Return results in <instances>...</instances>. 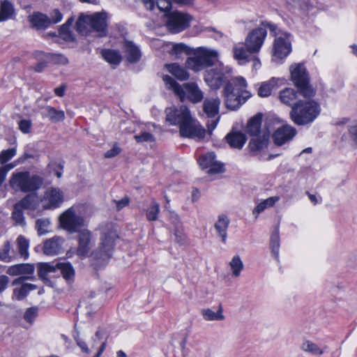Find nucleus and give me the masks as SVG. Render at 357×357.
Segmentation results:
<instances>
[{
	"mask_svg": "<svg viewBox=\"0 0 357 357\" xmlns=\"http://www.w3.org/2000/svg\"><path fill=\"white\" fill-rule=\"evenodd\" d=\"M91 28L98 33V36L104 37L107 34V14L96 13L90 15Z\"/></svg>",
	"mask_w": 357,
	"mask_h": 357,
	"instance_id": "15",
	"label": "nucleus"
},
{
	"mask_svg": "<svg viewBox=\"0 0 357 357\" xmlns=\"http://www.w3.org/2000/svg\"><path fill=\"white\" fill-rule=\"evenodd\" d=\"M90 15L81 13L76 23L75 29L82 35H86L89 32V26L91 27Z\"/></svg>",
	"mask_w": 357,
	"mask_h": 357,
	"instance_id": "34",
	"label": "nucleus"
},
{
	"mask_svg": "<svg viewBox=\"0 0 357 357\" xmlns=\"http://www.w3.org/2000/svg\"><path fill=\"white\" fill-rule=\"evenodd\" d=\"M267 31L264 28H256L248 34L245 40V46L250 53H258L266 37Z\"/></svg>",
	"mask_w": 357,
	"mask_h": 357,
	"instance_id": "10",
	"label": "nucleus"
},
{
	"mask_svg": "<svg viewBox=\"0 0 357 357\" xmlns=\"http://www.w3.org/2000/svg\"><path fill=\"white\" fill-rule=\"evenodd\" d=\"M291 36L289 33L285 32L275 39L273 48V56L282 59L290 54L291 52Z\"/></svg>",
	"mask_w": 357,
	"mask_h": 357,
	"instance_id": "11",
	"label": "nucleus"
},
{
	"mask_svg": "<svg viewBox=\"0 0 357 357\" xmlns=\"http://www.w3.org/2000/svg\"><path fill=\"white\" fill-rule=\"evenodd\" d=\"M220 105L219 98H206L203 102V111L208 118H214L219 113Z\"/></svg>",
	"mask_w": 357,
	"mask_h": 357,
	"instance_id": "24",
	"label": "nucleus"
},
{
	"mask_svg": "<svg viewBox=\"0 0 357 357\" xmlns=\"http://www.w3.org/2000/svg\"><path fill=\"white\" fill-rule=\"evenodd\" d=\"M117 237V235L114 231L104 233L100 238L101 243L98 251L93 254L94 258L102 261L110 259L114 248L115 239Z\"/></svg>",
	"mask_w": 357,
	"mask_h": 357,
	"instance_id": "9",
	"label": "nucleus"
},
{
	"mask_svg": "<svg viewBox=\"0 0 357 357\" xmlns=\"http://www.w3.org/2000/svg\"><path fill=\"white\" fill-rule=\"evenodd\" d=\"M246 88V80L242 77L231 79L224 86L222 97L227 109L237 110L250 98L251 94Z\"/></svg>",
	"mask_w": 357,
	"mask_h": 357,
	"instance_id": "2",
	"label": "nucleus"
},
{
	"mask_svg": "<svg viewBox=\"0 0 357 357\" xmlns=\"http://www.w3.org/2000/svg\"><path fill=\"white\" fill-rule=\"evenodd\" d=\"M37 288L36 284L25 283L19 288H15L13 292V298L17 301H22L26 297L30 291L34 290Z\"/></svg>",
	"mask_w": 357,
	"mask_h": 357,
	"instance_id": "33",
	"label": "nucleus"
},
{
	"mask_svg": "<svg viewBox=\"0 0 357 357\" xmlns=\"http://www.w3.org/2000/svg\"><path fill=\"white\" fill-rule=\"evenodd\" d=\"M101 55L106 61L113 65H119L122 60L119 51L116 50H102Z\"/></svg>",
	"mask_w": 357,
	"mask_h": 357,
	"instance_id": "32",
	"label": "nucleus"
},
{
	"mask_svg": "<svg viewBox=\"0 0 357 357\" xmlns=\"http://www.w3.org/2000/svg\"><path fill=\"white\" fill-rule=\"evenodd\" d=\"M301 348L303 351L312 355L321 356L324 353V351L316 344L310 340H305L302 343Z\"/></svg>",
	"mask_w": 357,
	"mask_h": 357,
	"instance_id": "41",
	"label": "nucleus"
},
{
	"mask_svg": "<svg viewBox=\"0 0 357 357\" xmlns=\"http://www.w3.org/2000/svg\"><path fill=\"white\" fill-rule=\"evenodd\" d=\"M252 53L245 46V44L236 45L233 47L234 58L238 61L240 65L245 64L250 61V54Z\"/></svg>",
	"mask_w": 357,
	"mask_h": 357,
	"instance_id": "25",
	"label": "nucleus"
},
{
	"mask_svg": "<svg viewBox=\"0 0 357 357\" xmlns=\"http://www.w3.org/2000/svg\"><path fill=\"white\" fill-rule=\"evenodd\" d=\"M175 241L180 245L184 244L185 241V235L179 229V228L175 229L174 231Z\"/></svg>",
	"mask_w": 357,
	"mask_h": 357,
	"instance_id": "63",
	"label": "nucleus"
},
{
	"mask_svg": "<svg viewBox=\"0 0 357 357\" xmlns=\"http://www.w3.org/2000/svg\"><path fill=\"white\" fill-rule=\"evenodd\" d=\"M124 48L126 59L131 63H137L142 56L139 48L132 41L125 40Z\"/></svg>",
	"mask_w": 357,
	"mask_h": 357,
	"instance_id": "22",
	"label": "nucleus"
},
{
	"mask_svg": "<svg viewBox=\"0 0 357 357\" xmlns=\"http://www.w3.org/2000/svg\"><path fill=\"white\" fill-rule=\"evenodd\" d=\"M270 131H263L262 135L253 136L248 144V148L252 155L266 149L268 144Z\"/></svg>",
	"mask_w": 357,
	"mask_h": 357,
	"instance_id": "17",
	"label": "nucleus"
},
{
	"mask_svg": "<svg viewBox=\"0 0 357 357\" xmlns=\"http://www.w3.org/2000/svg\"><path fill=\"white\" fill-rule=\"evenodd\" d=\"M260 28H264L265 30H266L267 28L269 29L271 33L273 36L275 37V38L278 37V36L279 34L282 36V34L284 33L280 30L276 24H272L267 21H262L260 24Z\"/></svg>",
	"mask_w": 357,
	"mask_h": 357,
	"instance_id": "50",
	"label": "nucleus"
},
{
	"mask_svg": "<svg viewBox=\"0 0 357 357\" xmlns=\"http://www.w3.org/2000/svg\"><path fill=\"white\" fill-rule=\"evenodd\" d=\"M56 272V263H39L38 264V275L43 280H47V275Z\"/></svg>",
	"mask_w": 357,
	"mask_h": 357,
	"instance_id": "35",
	"label": "nucleus"
},
{
	"mask_svg": "<svg viewBox=\"0 0 357 357\" xmlns=\"http://www.w3.org/2000/svg\"><path fill=\"white\" fill-rule=\"evenodd\" d=\"M277 84L273 77L268 82L263 83L258 90V95L261 97H268L271 95L273 87Z\"/></svg>",
	"mask_w": 357,
	"mask_h": 357,
	"instance_id": "42",
	"label": "nucleus"
},
{
	"mask_svg": "<svg viewBox=\"0 0 357 357\" xmlns=\"http://www.w3.org/2000/svg\"><path fill=\"white\" fill-rule=\"evenodd\" d=\"M270 248L273 257L278 259L279 258V248H280V235L279 229L276 227L273 231L270 239Z\"/></svg>",
	"mask_w": 357,
	"mask_h": 357,
	"instance_id": "38",
	"label": "nucleus"
},
{
	"mask_svg": "<svg viewBox=\"0 0 357 357\" xmlns=\"http://www.w3.org/2000/svg\"><path fill=\"white\" fill-rule=\"evenodd\" d=\"M50 222L48 219H38L36 222V228L38 235L41 236L47 232V227Z\"/></svg>",
	"mask_w": 357,
	"mask_h": 357,
	"instance_id": "51",
	"label": "nucleus"
},
{
	"mask_svg": "<svg viewBox=\"0 0 357 357\" xmlns=\"http://www.w3.org/2000/svg\"><path fill=\"white\" fill-rule=\"evenodd\" d=\"M157 8L162 12L168 14L171 13L172 1L171 0H157L155 3Z\"/></svg>",
	"mask_w": 357,
	"mask_h": 357,
	"instance_id": "55",
	"label": "nucleus"
},
{
	"mask_svg": "<svg viewBox=\"0 0 357 357\" xmlns=\"http://www.w3.org/2000/svg\"><path fill=\"white\" fill-rule=\"evenodd\" d=\"M121 151V148L116 144H115L111 149L108 150L105 153V157L107 158H114L119 155Z\"/></svg>",
	"mask_w": 357,
	"mask_h": 357,
	"instance_id": "62",
	"label": "nucleus"
},
{
	"mask_svg": "<svg viewBox=\"0 0 357 357\" xmlns=\"http://www.w3.org/2000/svg\"><path fill=\"white\" fill-rule=\"evenodd\" d=\"M45 200L47 202V206L45 208H54L63 202V192L59 189L51 188L47 190L44 196Z\"/></svg>",
	"mask_w": 357,
	"mask_h": 357,
	"instance_id": "19",
	"label": "nucleus"
},
{
	"mask_svg": "<svg viewBox=\"0 0 357 357\" xmlns=\"http://www.w3.org/2000/svg\"><path fill=\"white\" fill-rule=\"evenodd\" d=\"M12 217L17 223L20 225L24 224L23 210L20 208H17L15 204L14 205Z\"/></svg>",
	"mask_w": 357,
	"mask_h": 357,
	"instance_id": "56",
	"label": "nucleus"
},
{
	"mask_svg": "<svg viewBox=\"0 0 357 357\" xmlns=\"http://www.w3.org/2000/svg\"><path fill=\"white\" fill-rule=\"evenodd\" d=\"M42 54L45 56L48 63L58 65H66L68 63V59L61 54L45 53Z\"/></svg>",
	"mask_w": 357,
	"mask_h": 357,
	"instance_id": "39",
	"label": "nucleus"
},
{
	"mask_svg": "<svg viewBox=\"0 0 357 357\" xmlns=\"http://www.w3.org/2000/svg\"><path fill=\"white\" fill-rule=\"evenodd\" d=\"M230 80L227 75L219 68L206 70L204 74V81L211 89L215 90L220 89L222 85L225 86Z\"/></svg>",
	"mask_w": 357,
	"mask_h": 357,
	"instance_id": "13",
	"label": "nucleus"
},
{
	"mask_svg": "<svg viewBox=\"0 0 357 357\" xmlns=\"http://www.w3.org/2000/svg\"><path fill=\"white\" fill-rule=\"evenodd\" d=\"M225 140L231 148L241 149L247 140V137L242 132L231 131L226 135Z\"/></svg>",
	"mask_w": 357,
	"mask_h": 357,
	"instance_id": "23",
	"label": "nucleus"
},
{
	"mask_svg": "<svg viewBox=\"0 0 357 357\" xmlns=\"http://www.w3.org/2000/svg\"><path fill=\"white\" fill-rule=\"evenodd\" d=\"M114 202L116 203L117 211H121L123 208L126 207L129 204L130 199L128 197L126 196L123 197L121 200H114Z\"/></svg>",
	"mask_w": 357,
	"mask_h": 357,
	"instance_id": "64",
	"label": "nucleus"
},
{
	"mask_svg": "<svg viewBox=\"0 0 357 357\" xmlns=\"http://www.w3.org/2000/svg\"><path fill=\"white\" fill-rule=\"evenodd\" d=\"M166 121L171 125L181 126L185 121L191 116L188 107L181 105L178 108L175 107H167L165 109Z\"/></svg>",
	"mask_w": 357,
	"mask_h": 357,
	"instance_id": "12",
	"label": "nucleus"
},
{
	"mask_svg": "<svg viewBox=\"0 0 357 357\" xmlns=\"http://www.w3.org/2000/svg\"><path fill=\"white\" fill-rule=\"evenodd\" d=\"M297 97L296 91L291 88H286L280 93V100L281 102L287 105L292 107L296 102Z\"/></svg>",
	"mask_w": 357,
	"mask_h": 357,
	"instance_id": "36",
	"label": "nucleus"
},
{
	"mask_svg": "<svg viewBox=\"0 0 357 357\" xmlns=\"http://www.w3.org/2000/svg\"><path fill=\"white\" fill-rule=\"evenodd\" d=\"M225 172L224 165L216 160L209 167L208 173L210 174H218Z\"/></svg>",
	"mask_w": 357,
	"mask_h": 357,
	"instance_id": "58",
	"label": "nucleus"
},
{
	"mask_svg": "<svg viewBox=\"0 0 357 357\" xmlns=\"http://www.w3.org/2000/svg\"><path fill=\"white\" fill-rule=\"evenodd\" d=\"M165 16L167 17L166 26L172 33H177L187 29L192 20L190 15L178 11L169 13Z\"/></svg>",
	"mask_w": 357,
	"mask_h": 357,
	"instance_id": "8",
	"label": "nucleus"
},
{
	"mask_svg": "<svg viewBox=\"0 0 357 357\" xmlns=\"http://www.w3.org/2000/svg\"><path fill=\"white\" fill-rule=\"evenodd\" d=\"M262 122V114L258 113L248 122L246 132L251 136H257L260 135L261 126Z\"/></svg>",
	"mask_w": 357,
	"mask_h": 357,
	"instance_id": "27",
	"label": "nucleus"
},
{
	"mask_svg": "<svg viewBox=\"0 0 357 357\" xmlns=\"http://www.w3.org/2000/svg\"><path fill=\"white\" fill-rule=\"evenodd\" d=\"M18 270L19 275L22 276H27L26 275H32L34 272V266L30 264H19Z\"/></svg>",
	"mask_w": 357,
	"mask_h": 357,
	"instance_id": "53",
	"label": "nucleus"
},
{
	"mask_svg": "<svg viewBox=\"0 0 357 357\" xmlns=\"http://www.w3.org/2000/svg\"><path fill=\"white\" fill-rule=\"evenodd\" d=\"M44 178L38 175H31L28 171L13 173L9 180L10 186L15 191L33 192L38 190L43 185Z\"/></svg>",
	"mask_w": 357,
	"mask_h": 357,
	"instance_id": "4",
	"label": "nucleus"
},
{
	"mask_svg": "<svg viewBox=\"0 0 357 357\" xmlns=\"http://www.w3.org/2000/svg\"><path fill=\"white\" fill-rule=\"evenodd\" d=\"M291 79L299 93L307 100H299L291 107L289 118L298 126L311 125L321 113L320 105L311 99L315 95V90L310 84V77L305 66L294 63L290 66Z\"/></svg>",
	"mask_w": 357,
	"mask_h": 357,
	"instance_id": "1",
	"label": "nucleus"
},
{
	"mask_svg": "<svg viewBox=\"0 0 357 357\" xmlns=\"http://www.w3.org/2000/svg\"><path fill=\"white\" fill-rule=\"evenodd\" d=\"M16 154V149L15 147L3 150L0 153V163L5 164L9 161Z\"/></svg>",
	"mask_w": 357,
	"mask_h": 357,
	"instance_id": "49",
	"label": "nucleus"
},
{
	"mask_svg": "<svg viewBox=\"0 0 357 357\" xmlns=\"http://www.w3.org/2000/svg\"><path fill=\"white\" fill-rule=\"evenodd\" d=\"M78 233V247L77 248V255L85 257L89 252L92 246V234L89 230L85 229H83Z\"/></svg>",
	"mask_w": 357,
	"mask_h": 357,
	"instance_id": "16",
	"label": "nucleus"
},
{
	"mask_svg": "<svg viewBox=\"0 0 357 357\" xmlns=\"http://www.w3.org/2000/svg\"><path fill=\"white\" fill-rule=\"evenodd\" d=\"M172 52L176 56L183 53H185L187 55H190L191 54L190 49L186 45L183 43L175 44L172 47Z\"/></svg>",
	"mask_w": 357,
	"mask_h": 357,
	"instance_id": "54",
	"label": "nucleus"
},
{
	"mask_svg": "<svg viewBox=\"0 0 357 357\" xmlns=\"http://www.w3.org/2000/svg\"><path fill=\"white\" fill-rule=\"evenodd\" d=\"M216 155L213 152H209L199 157L198 162L203 169L209 168V167L215 160Z\"/></svg>",
	"mask_w": 357,
	"mask_h": 357,
	"instance_id": "46",
	"label": "nucleus"
},
{
	"mask_svg": "<svg viewBox=\"0 0 357 357\" xmlns=\"http://www.w3.org/2000/svg\"><path fill=\"white\" fill-rule=\"evenodd\" d=\"M166 68L178 80L185 81L189 79L190 74L188 72L177 63L167 64Z\"/></svg>",
	"mask_w": 357,
	"mask_h": 357,
	"instance_id": "29",
	"label": "nucleus"
},
{
	"mask_svg": "<svg viewBox=\"0 0 357 357\" xmlns=\"http://www.w3.org/2000/svg\"><path fill=\"white\" fill-rule=\"evenodd\" d=\"M218 61L216 51L201 47L193 50L192 56L186 59L185 66L190 70L199 72L214 66Z\"/></svg>",
	"mask_w": 357,
	"mask_h": 357,
	"instance_id": "5",
	"label": "nucleus"
},
{
	"mask_svg": "<svg viewBox=\"0 0 357 357\" xmlns=\"http://www.w3.org/2000/svg\"><path fill=\"white\" fill-rule=\"evenodd\" d=\"M202 314L205 320L207 321H220L225 319L224 315L222 314V309L220 306L217 312L212 311L211 309H204L202 311Z\"/></svg>",
	"mask_w": 357,
	"mask_h": 357,
	"instance_id": "40",
	"label": "nucleus"
},
{
	"mask_svg": "<svg viewBox=\"0 0 357 357\" xmlns=\"http://www.w3.org/2000/svg\"><path fill=\"white\" fill-rule=\"evenodd\" d=\"M232 271V274L235 277H238L241 271L243 269V263L238 255L234 256L229 263Z\"/></svg>",
	"mask_w": 357,
	"mask_h": 357,
	"instance_id": "45",
	"label": "nucleus"
},
{
	"mask_svg": "<svg viewBox=\"0 0 357 357\" xmlns=\"http://www.w3.org/2000/svg\"><path fill=\"white\" fill-rule=\"evenodd\" d=\"M16 15L13 2L10 0H0V22L15 20Z\"/></svg>",
	"mask_w": 357,
	"mask_h": 357,
	"instance_id": "18",
	"label": "nucleus"
},
{
	"mask_svg": "<svg viewBox=\"0 0 357 357\" xmlns=\"http://www.w3.org/2000/svg\"><path fill=\"white\" fill-rule=\"evenodd\" d=\"M31 128L30 120L22 119L19 122V128L24 133H29Z\"/></svg>",
	"mask_w": 357,
	"mask_h": 357,
	"instance_id": "60",
	"label": "nucleus"
},
{
	"mask_svg": "<svg viewBox=\"0 0 357 357\" xmlns=\"http://www.w3.org/2000/svg\"><path fill=\"white\" fill-rule=\"evenodd\" d=\"M15 205L17 208H20L22 210H35L38 206L37 197L33 194L26 195L20 202L16 203Z\"/></svg>",
	"mask_w": 357,
	"mask_h": 357,
	"instance_id": "31",
	"label": "nucleus"
},
{
	"mask_svg": "<svg viewBox=\"0 0 357 357\" xmlns=\"http://www.w3.org/2000/svg\"><path fill=\"white\" fill-rule=\"evenodd\" d=\"M17 242L20 255L25 259H27L29 257V241L24 236L20 235L17 237Z\"/></svg>",
	"mask_w": 357,
	"mask_h": 357,
	"instance_id": "44",
	"label": "nucleus"
},
{
	"mask_svg": "<svg viewBox=\"0 0 357 357\" xmlns=\"http://www.w3.org/2000/svg\"><path fill=\"white\" fill-rule=\"evenodd\" d=\"M10 249L11 245L10 241H6L3 244V250L1 251L3 256L6 259V262H9L12 259V257L9 255Z\"/></svg>",
	"mask_w": 357,
	"mask_h": 357,
	"instance_id": "61",
	"label": "nucleus"
},
{
	"mask_svg": "<svg viewBox=\"0 0 357 357\" xmlns=\"http://www.w3.org/2000/svg\"><path fill=\"white\" fill-rule=\"evenodd\" d=\"M29 22L31 27L37 30H45L51 26L49 16L40 12H34L29 16Z\"/></svg>",
	"mask_w": 357,
	"mask_h": 357,
	"instance_id": "21",
	"label": "nucleus"
},
{
	"mask_svg": "<svg viewBox=\"0 0 357 357\" xmlns=\"http://www.w3.org/2000/svg\"><path fill=\"white\" fill-rule=\"evenodd\" d=\"M160 212V206L155 202L153 201L150 206L147 208L146 212V217L149 221H155L158 220V214Z\"/></svg>",
	"mask_w": 357,
	"mask_h": 357,
	"instance_id": "43",
	"label": "nucleus"
},
{
	"mask_svg": "<svg viewBox=\"0 0 357 357\" xmlns=\"http://www.w3.org/2000/svg\"><path fill=\"white\" fill-rule=\"evenodd\" d=\"M50 24H54L61 21L63 15L59 9H54L50 14Z\"/></svg>",
	"mask_w": 357,
	"mask_h": 357,
	"instance_id": "59",
	"label": "nucleus"
},
{
	"mask_svg": "<svg viewBox=\"0 0 357 357\" xmlns=\"http://www.w3.org/2000/svg\"><path fill=\"white\" fill-rule=\"evenodd\" d=\"M59 271L68 282L74 280L75 269L70 262H56V272Z\"/></svg>",
	"mask_w": 357,
	"mask_h": 357,
	"instance_id": "28",
	"label": "nucleus"
},
{
	"mask_svg": "<svg viewBox=\"0 0 357 357\" xmlns=\"http://www.w3.org/2000/svg\"><path fill=\"white\" fill-rule=\"evenodd\" d=\"M297 133L296 129L285 124L278 128L273 134V140L276 146H280L291 141Z\"/></svg>",
	"mask_w": 357,
	"mask_h": 357,
	"instance_id": "14",
	"label": "nucleus"
},
{
	"mask_svg": "<svg viewBox=\"0 0 357 357\" xmlns=\"http://www.w3.org/2000/svg\"><path fill=\"white\" fill-rule=\"evenodd\" d=\"M279 197H270L260 202L252 211V214L257 218L259 213H262L266 208L274 206L279 200Z\"/></svg>",
	"mask_w": 357,
	"mask_h": 357,
	"instance_id": "37",
	"label": "nucleus"
},
{
	"mask_svg": "<svg viewBox=\"0 0 357 357\" xmlns=\"http://www.w3.org/2000/svg\"><path fill=\"white\" fill-rule=\"evenodd\" d=\"M42 115L43 117L48 118L52 122L61 121L65 119V114L63 111L57 110L51 106L45 107Z\"/></svg>",
	"mask_w": 357,
	"mask_h": 357,
	"instance_id": "30",
	"label": "nucleus"
},
{
	"mask_svg": "<svg viewBox=\"0 0 357 357\" xmlns=\"http://www.w3.org/2000/svg\"><path fill=\"white\" fill-rule=\"evenodd\" d=\"M229 225V220L227 215L222 214L218 216L217 222L214 225V227L217 231L218 236L221 238L222 243H226L227 237V228Z\"/></svg>",
	"mask_w": 357,
	"mask_h": 357,
	"instance_id": "26",
	"label": "nucleus"
},
{
	"mask_svg": "<svg viewBox=\"0 0 357 357\" xmlns=\"http://www.w3.org/2000/svg\"><path fill=\"white\" fill-rule=\"evenodd\" d=\"M38 307L36 306L31 307L26 309L24 314V319L27 322L32 324L36 317L38 316Z\"/></svg>",
	"mask_w": 357,
	"mask_h": 357,
	"instance_id": "52",
	"label": "nucleus"
},
{
	"mask_svg": "<svg viewBox=\"0 0 357 357\" xmlns=\"http://www.w3.org/2000/svg\"><path fill=\"white\" fill-rule=\"evenodd\" d=\"M163 81L181 102L188 101L197 104L204 99V93L195 82L180 84L169 75H164Z\"/></svg>",
	"mask_w": 357,
	"mask_h": 357,
	"instance_id": "3",
	"label": "nucleus"
},
{
	"mask_svg": "<svg viewBox=\"0 0 357 357\" xmlns=\"http://www.w3.org/2000/svg\"><path fill=\"white\" fill-rule=\"evenodd\" d=\"M59 35L63 40L67 42H73L75 39L73 32L70 30V27L63 24L59 29Z\"/></svg>",
	"mask_w": 357,
	"mask_h": 357,
	"instance_id": "47",
	"label": "nucleus"
},
{
	"mask_svg": "<svg viewBox=\"0 0 357 357\" xmlns=\"http://www.w3.org/2000/svg\"><path fill=\"white\" fill-rule=\"evenodd\" d=\"M73 337L77 345L80 348L82 353L87 355L91 353V349L89 348L86 342L82 337H80L79 333L78 331L75 333Z\"/></svg>",
	"mask_w": 357,
	"mask_h": 357,
	"instance_id": "48",
	"label": "nucleus"
},
{
	"mask_svg": "<svg viewBox=\"0 0 357 357\" xmlns=\"http://www.w3.org/2000/svg\"><path fill=\"white\" fill-rule=\"evenodd\" d=\"M134 137L137 143L155 141L154 136L148 132H143L140 135H135Z\"/></svg>",
	"mask_w": 357,
	"mask_h": 357,
	"instance_id": "57",
	"label": "nucleus"
},
{
	"mask_svg": "<svg viewBox=\"0 0 357 357\" xmlns=\"http://www.w3.org/2000/svg\"><path fill=\"white\" fill-rule=\"evenodd\" d=\"M63 238L59 236H54L45 241L43 245V252L47 255H54L61 252Z\"/></svg>",
	"mask_w": 357,
	"mask_h": 357,
	"instance_id": "20",
	"label": "nucleus"
},
{
	"mask_svg": "<svg viewBox=\"0 0 357 357\" xmlns=\"http://www.w3.org/2000/svg\"><path fill=\"white\" fill-rule=\"evenodd\" d=\"M206 130L200 123L190 116L179 127L181 137L201 140L205 137Z\"/></svg>",
	"mask_w": 357,
	"mask_h": 357,
	"instance_id": "7",
	"label": "nucleus"
},
{
	"mask_svg": "<svg viewBox=\"0 0 357 357\" xmlns=\"http://www.w3.org/2000/svg\"><path fill=\"white\" fill-rule=\"evenodd\" d=\"M59 220L62 228L71 234L80 231L85 225L84 217L77 213L75 206H72L63 212Z\"/></svg>",
	"mask_w": 357,
	"mask_h": 357,
	"instance_id": "6",
	"label": "nucleus"
}]
</instances>
